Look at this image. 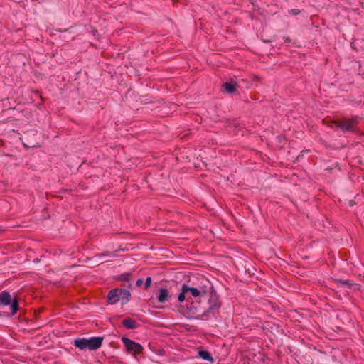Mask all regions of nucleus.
Segmentation results:
<instances>
[{"label": "nucleus", "mask_w": 364, "mask_h": 364, "mask_svg": "<svg viewBox=\"0 0 364 364\" xmlns=\"http://www.w3.org/2000/svg\"><path fill=\"white\" fill-rule=\"evenodd\" d=\"M209 286L210 282L205 277H201L194 287H191L185 284L182 286L181 291L178 296V300L180 302H183L186 299L188 300L192 297H200L208 292V288L210 287Z\"/></svg>", "instance_id": "1"}, {"label": "nucleus", "mask_w": 364, "mask_h": 364, "mask_svg": "<svg viewBox=\"0 0 364 364\" xmlns=\"http://www.w3.org/2000/svg\"><path fill=\"white\" fill-rule=\"evenodd\" d=\"M131 299V294L129 291L116 288L111 290L107 296V301L110 304H114L120 301L122 304H127Z\"/></svg>", "instance_id": "2"}, {"label": "nucleus", "mask_w": 364, "mask_h": 364, "mask_svg": "<svg viewBox=\"0 0 364 364\" xmlns=\"http://www.w3.org/2000/svg\"><path fill=\"white\" fill-rule=\"evenodd\" d=\"M11 304L10 316L14 315L18 309V301L14 299L12 300L11 294L7 291H3L0 294V305L7 306Z\"/></svg>", "instance_id": "3"}, {"label": "nucleus", "mask_w": 364, "mask_h": 364, "mask_svg": "<svg viewBox=\"0 0 364 364\" xmlns=\"http://www.w3.org/2000/svg\"><path fill=\"white\" fill-rule=\"evenodd\" d=\"M126 349L132 353L134 355H139L143 352V346L128 338H122V339Z\"/></svg>", "instance_id": "4"}, {"label": "nucleus", "mask_w": 364, "mask_h": 364, "mask_svg": "<svg viewBox=\"0 0 364 364\" xmlns=\"http://www.w3.org/2000/svg\"><path fill=\"white\" fill-rule=\"evenodd\" d=\"M102 343V338L100 337H92L87 339V349L96 350L99 348Z\"/></svg>", "instance_id": "5"}, {"label": "nucleus", "mask_w": 364, "mask_h": 364, "mask_svg": "<svg viewBox=\"0 0 364 364\" xmlns=\"http://www.w3.org/2000/svg\"><path fill=\"white\" fill-rule=\"evenodd\" d=\"M357 123V118L345 119L340 124V127L343 131H353Z\"/></svg>", "instance_id": "6"}, {"label": "nucleus", "mask_w": 364, "mask_h": 364, "mask_svg": "<svg viewBox=\"0 0 364 364\" xmlns=\"http://www.w3.org/2000/svg\"><path fill=\"white\" fill-rule=\"evenodd\" d=\"M208 303L210 310H213L220 306L218 296L215 292H211Z\"/></svg>", "instance_id": "7"}, {"label": "nucleus", "mask_w": 364, "mask_h": 364, "mask_svg": "<svg viewBox=\"0 0 364 364\" xmlns=\"http://www.w3.org/2000/svg\"><path fill=\"white\" fill-rule=\"evenodd\" d=\"M170 294L166 288H161L159 289L158 294V301L160 303H164L168 300Z\"/></svg>", "instance_id": "8"}, {"label": "nucleus", "mask_w": 364, "mask_h": 364, "mask_svg": "<svg viewBox=\"0 0 364 364\" xmlns=\"http://www.w3.org/2000/svg\"><path fill=\"white\" fill-rule=\"evenodd\" d=\"M122 324L128 329H134L137 327L136 321L132 318H127L122 321Z\"/></svg>", "instance_id": "9"}, {"label": "nucleus", "mask_w": 364, "mask_h": 364, "mask_svg": "<svg viewBox=\"0 0 364 364\" xmlns=\"http://www.w3.org/2000/svg\"><path fill=\"white\" fill-rule=\"evenodd\" d=\"M76 348L80 350L87 349V338H77L74 341Z\"/></svg>", "instance_id": "10"}, {"label": "nucleus", "mask_w": 364, "mask_h": 364, "mask_svg": "<svg viewBox=\"0 0 364 364\" xmlns=\"http://www.w3.org/2000/svg\"><path fill=\"white\" fill-rule=\"evenodd\" d=\"M237 85L235 82H228L223 84L225 90L228 93L234 92L237 89Z\"/></svg>", "instance_id": "11"}, {"label": "nucleus", "mask_w": 364, "mask_h": 364, "mask_svg": "<svg viewBox=\"0 0 364 364\" xmlns=\"http://www.w3.org/2000/svg\"><path fill=\"white\" fill-rule=\"evenodd\" d=\"M198 354H199V356L205 360H207V361H209L211 363H213L214 362V359L211 355V353L208 351H206V350H200L198 352Z\"/></svg>", "instance_id": "12"}, {"label": "nucleus", "mask_w": 364, "mask_h": 364, "mask_svg": "<svg viewBox=\"0 0 364 364\" xmlns=\"http://www.w3.org/2000/svg\"><path fill=\"white\" fill-rule=\"evenodd\" d=\"M338 285L345 286V285H351L350 280H338Z\"/></svg>", "instance_id": "13"}, {"label": "nucleus", "mask_w": 364, "mask_h": 364, "mask_svg": "<svg viewBox=\"0 0 364 364\" xmlns=\"http://www.w3.org/2000/svg\"><path fill=\"white\" fill-rule=\"evenodd\" d=\"M151 278L150 277H148L145 281V288H148L151 285Z\"/></svg>", "instance_id": "14"}, {"label": "nucleus", "mask_w": 364, "mask_h": 364, "mask_svg": "<svg viewBox=\"0 0 364 364\" xmlns=\"http://www.w3.org/2000/svg\"><path fill=\"white\" fill-rule=\"evenodd\" d=\"M143 282H144L143 279L139 278V279H138L136 280V284L138 287H139V286H141V285L142 284Z\"/></svg>", "instance_id": "15"}, {"label": "nucleus", "mask_w": 364, "mask_h": 364, "mask_svg": "<svg viewBox=\"0 0 364 364\" xmlns=\"http://www.w3.org/2000/svg\"><path fill=\"white\" fill-rule=\"evenodd\" d=\"M299 11H297V10H292V14H294V15H296V14H299Z\"/></svg>", "instance_id": "16"}, {"label": "nucleus", "mask_w": 364, "mask_h": 364, "mask_svg": "<svg viewBox=\"0 0 364 364\" xmlns=\"http://www.w3.org/2000/svg\"><path fill=\"white\" fill-rule=\"evenodd\" d=\"M105 255L107 256L108 255H104V254H103V255H97V256H98V257H101V256H105Z\"/></svg>", "instance_id": "17"}]
</instances>
